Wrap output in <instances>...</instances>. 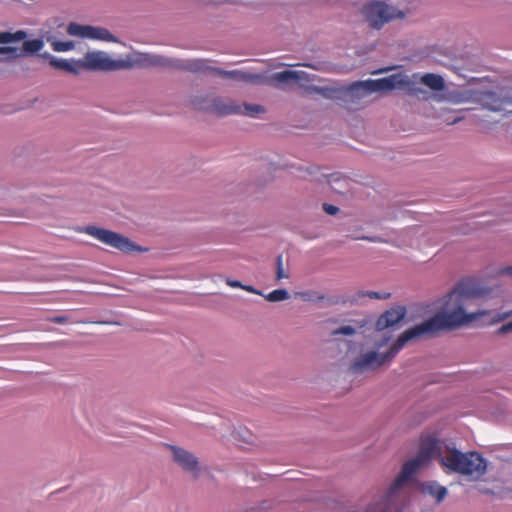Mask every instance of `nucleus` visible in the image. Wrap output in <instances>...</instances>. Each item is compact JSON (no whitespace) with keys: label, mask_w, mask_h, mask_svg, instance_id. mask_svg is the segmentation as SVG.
I'll return each mask as SVG.
<instances>
[{"label":"nucleus","mask_w":512,"mask_h":512,"mask_svg":"<svg viewBox=\"0 0 512 512\" xmlns=\"http://www.w3.org/2000/svg\"><path fill=\"white\" fill-rule=\"evenodd\" d=\"M488 293V289L482 287L473 278H464L446 295L445 306L449 307L451 302L455 307L449 312L437 313L428 320L407 329L411 339L422 335H433L443 330H454L489 315L488 310H480L473 313H466L463 307L464 300L482 297Z\"/></svg>","instance_id":"1"},{"label":"nucleus","mask_w":512,"mask_h":512,"mask_svg":"<svg viewBox=\"0 0 512 512\" xmlns=\"http://www.w3.org/2000/svg\"><path fill=\"white\" fill-rule=\"evenodd\" d=\"M409 84L406 76L393 74L385 78L355 82L345 89L334 87H313L312 90L327 99H341L346 101L361 100L373 92L391 91L397 88H404Z\"/></svg>","instance_id":"2"},{"label":"nucleus","mask_w":512,"mask_h":512,"mask_svg":"<svg viewBox=\"0 0 512 512\" xmlns=\"http://www.w3.org/2000/svg\"><path fill=\"white\" fill-rule=\"evenodd\" d=\"M442 452L444 450L439 447V442L435 437L431 435L422 436L420 438L418 454L403 464L400 474L385 494L387 500L394 505L397 504L403 486L421 467L427 465L432 458H436L439 461V454Z\"/></svg>","instance_id":"3"},{"label":"nucleus","mask_w":512,"mask_h":512,"mask_svg":"<svg viewBox=\"0 0 512 512\" xmlns=\"http://www.w3.org/2000/svg\"><path fill=\"white\" fill-rule=\"evenodd\" d=\"M439 463L447 474L456 473L479 480L487 470V463L483 456L475 451L461 452L455 447L446 446L444 452L439 454Z\"/></svg>","instance_id":"4"},{"label":"nucleus","mask_w":512,"mask_h":512,"mask_svg":"<svg viewBox=\"0 0 512 512\" xmlns=\"http://www.w3.org/2000/svg\"><path fill=\"white\" fill-rule=\"evenodd\" d=\"M411 340L412 339L408 331L405 330L398 336L387 352L379 353L377 351H369L361 354L353 361L350 366V370L353 373L375 371L386 363H389L405 346V344Z\"/></svg>","instance_id":"5"},{"label":"nucleus","mask_w":512,"mask_h":512,"mask_svg":"<svg viewBox=\"0 0 512 512\" xmlns=\"http://www.w3.org/2000/svg\"><path fill=\"white\" fill-rule=\"evenodd\" d=\"M192 105L196 109L206 110L219 116L242 114L250 117H255L260 113H264L265 109L263 106L258 104H247L239 105L231 100H224L220 97H215L211 100L204 98H194Z\"/></svg>","instance_id":"6"},{"label":"nucleus","mask_w":512,"mask_h":512,"mask_svg":"<svg viewBox=\"0 0 512 512\" xmlns=\"http://www.w3.org/2000/svg\"><path fill=\"white\" fill-rule=\"evenodd\" d=\"M362 12L369 25L375 29L382 28L393 19L404 17L403 12L397 11L394 7L379 1L366 4Z\"/></svg>","instance_id":"7"},{"label":"nucleus","mask_w":512,"mask_h":512,"mask_svg":"<svg viewBox=\"0 0 512 512\" xmlns=\"http://www.w3.org/2000/svg\"><path fill=\"white\" fill-rule=\"evenodd\" d=\"M84 232L100 242L123 252H130L137 249V246L127 237L110 230L95 226H87L84 229Z\"/></svg>","instance_id":"8"},{"label":"nucleus","mask_w":512,"mask_h":512,"mask_svg":"<svg viewBox=\"0 0 512 512\" xmlns=\"http://www.w3.org/2000/svg\"><path fill=\"white\" fill-rule=\"evenodd\" d=\"M477 100L488 110L512 113V93L509 91H482L479 93Z\"/></svg>","instance_id":"9"},{"label":"nucleus","mask_w":512,"mask_h":512,"mask_svg":"<svg viewBox=\"0 0 512 512\" xmlns=\"http://www.w3.org/2000/svg\"><path fill=\"white\" fill-rule=\"evenodd\" d=\"M79 62L80 72L82 70L113 71L121 67L119 62L110 59L107 54L102 51L88 52Z\"/></svg>","instance_id":"10"},{"label":"nucleus","mask_w":512,"mask_h":512,"mask_svg":"<svg viewBox=\"0 0 512 512\" xmlns=\"http://www.w3.org/2000/svg\"><path fill=\"white\" fill-rule=\"evenodd\" d=\"M67 33L71 36L93 40L116 41V38L105 28L80 25L77 23H70L67 27Z\"/></svg>","instance_id":"11"},{"label":"nucleus","mask_w":512,"mask_h":512,"mask_svg":"<svg viewBox=\"0 0 512 512\" xmlns=\"http://www.w3.org/2000/svg\"><path fill=\"white\" fill-rule=\"evenodd\" d=\"M312 81V78L304 71L284 70L272 74L269 78V83L276 87H287L294 84L304 86L306 83Z\"/></svg>","instance_id":"12"},{"label":"nucleus","mask_w":512,"mask_h":512,"mask_svg":"<svg viewBox=\"0 0 512 512\" xmlns=\"http://www.w3.org/2000/svg\"><path fill=\"white\" fill-rule=\"evenodd\" d=\"M406 315V309L398 306L385 311L376 322V329L382 331L399 323Z\"/></svg>","instance_id":"13"},{"label":"nucleus","mask_w":512,"mask_h":512,"mask_svg":"<svg viewBox=\"0 0 512 512\" xmlns=\"http://www.w3.org/2000/svg\"><path fill=\"white\" fill-rule=\"evenodd\" d=\"M170 449L173 453V460L183 469L189 472L198 470V460L193 454L176 446H170Z\"/></svg>","instance_id":"14"},{"label":"nucleus","mask_w":512,"mask_h":512,"mask_svg":"<svg viewBox=\"0 0 512 512\" xmlns=\"http://www.w3.org/2000/svg\"><path fill=\"white\" fill-rule=\"evenodd\" d=\"M421 492L428 494L436 500V503H441L448 494L446 487L441 486L436 481L424 482L420 486Z\"/></svg>","instance_id":"15"},{"label":"nucleus","mask_w":512,"mask_h":512,"mask_svg":"<svg viewBox=\"0 0 512 512\" xmlns=\"http://www.w3.org/2000/svg\"><path fill=\"white\" fill-rule=\"evenodd\" d=\"M50 65L56 69L63 70L72 74L80 73V62L79 60H66L57 59L55 57L50 58Z\"/></svg>","instance_id":"16"},{"label":"nucleus","mask_w":512,"mask_h":512,"mask_svg":"<svg viewBox=\"0 0 512 512\" xmlns=\"http://www.w3.org/2000/svg\"><path fill=\"white\" fill-rule=\"evenodd\" d=\"M13 40V35L9 32H0V43L5 44L9 43ZM0 55H7L6 60L15 59L20 54L18 50L13 47H0ZM4 58L0 56V61H3Z\"/></svg>","instance_id":"17"},{"label":"nucleus","mask_w":512,"mask_h":512,"mask_svg":"<svg viewBox=\"0 0 512 512\" xmlns=\"http://www.w3.org/2000/svg\"><path fill=\"white\" fill-rule=\"evenodd\" d=\"M421 82L434 91H441L445 88L444 79L437 74L427 73L422 76Z\"/></svg>","instance_id":"18"},{"label":"nucleus","mask_w":512,"mask_h":512,"mask_svg":"<svg viewBox=\"0 0 512 512\" xmlns=\"http://www.w3.org/2000/svg\"><path fill=\"white\" fill-rule=\"evenodd\" d=\"M219 74L224 77H227V78H233V79L245 81V82L252 81L254 78H256L255 75H252V74H249V73H246L243 71H239V70L219 71Z\"/></svg>","instance_id":"19"},{"label":"nucleus","mask_w":512,"mask_h":512,"mask_svg":"<svg viewBox=\"0 0 512 512\" xmlns=\"http://www.w3.org/2000/svg\"><path fill=\"white\" fill-rule=\"evenodd\" d=\"M290 297L289 292L285 289H276L265 296L270 302H278L286 300Z\"/></svg>","instance_id":"20"},{"label":"nucleus","mask_w":512,"mask_h":512,"mask_svg":"<svg viewBox=\"0 0 512 512\" xmlns=\"http://www.w3.org/2000/svg\"><path fill=\"white\" fill-rule=\"evenodd\" d=\"M43 41L40 39L27 40L23 43V48L26 52L36 53L43 47Z\"/></svg>","instance_id":"21"},{"label":"nucleus","mask_w":512,"mask_h":512,"mask_svg":"<svg viewBox=\"0 0 512 512\" xmlns=\"http://www.w3.org/2000/svg\"><path fill=\"white\" fill-rule=\"evenodd\" d=\"M51 45L52 49L56 52H66L74 48L72 41H54Z\"/></svg>","instance_id":"22"},{"label":"nucleus","mask_w":512,"mask_h":512,"mask_svg":"<svg viewBox=\"0 0 512 512\" xmlns=\"http://www.w3.org/2000/svg\"><path fill=\"white\" fill-rule=\"evenodd\" d=\"M355 329L352 327V326H342L338 329H335L331 332V335L333 336H336V335H353L355 334Z\"/></svg>","instance_id":"23"},{"label":"nucleus","mask_w":512,"mask_h":512,"mask_svg":"<svg viewBox=\"0 0 512 512\" xmlns=\"http://www.w3.org/2000/svg\"><path fill=\"white\" fill-rule=\"evenodd\" d=\"M361 296H368L369 298L373 299H387L390 297V293H379L375 291H367L361 293Z\"/></svg>","instance_id":"24"},{"label":"nucleus","mask_w":512,"mask_h":512,"mask_svg":"<svg viewBox=\"0 0 512 512\" xmlns=\"http://www.w3.org/2000/svg\"><path fill=\"white\" fill-rule=\"evenodd\" d=\"M511 316H512V309L510 311H507V312L497 313L491 319V324H496V323L502 322V321H504L505 319H507V318H509Z\"/></svg>","instance_id":"25"},{"label":"nucleus","mask_w":512,"mask_h":512,"mask_svg":"<svg viewBox=\"0 0 512 512\" xmlns=\"http://www.w3.org/2000/svg\"><path fill=\"white\" fill-rule=\"evenodd\" d=\"M394 506V504L392 502H389L386 498V496L384 495L383 497V502L381 503V506L377 509V512H387L389 511L392 507Z\"/></svg>","instance_id":"26"},{"label":"nucleus","mask_w":512,"mask_h":512,"mask_svg":"<svg viewBox=\"0 0 512 512\" xmlns=\"http://www.w3.org/2000/svg\"><path fill=\"white\" fill-rule=\"evenodd\" d=\"M48 320L56 324H64L69 321V318L66 315H57L49 318Z\"/></svg>","instance_id":"27"},{"label":"nucleus","mask_w":512,"mask_h":512,"mask_svg":"<svg viewBox=\"0 0 512 512\" xmlns=\"http://www.w3.org/2000/svg\"><path fill=\"white\" fill-rule=\"evenodd\" d=\"M323 210L329 215H335L339 211V208L334 205L324 203Z\"/></svg>","instance_id":"28"},{"label":"nucleus","mask_w":512,"mask_h":512,"mask_svg":"<svg viewBox=\"0 0 512 512\" xmlns=\"http://www.w3.org/2000/svg\"><path fill=\"white\" fill-rule=\"evenodd\" d=\"M512 332V321L506 324H503L498 330L497 334L503 335Z\"/></svg>","instance_id":"29"},{"label":"nucleus","mask_w":512,"mask_h":512,"mask_svg":"<svg viewBox=\"0 0 512 512\" xmlns=\"http://www.w3.org/2000/svg\"><path fill=\"white\" fill-rule=\"evenodd\" d=\"M288 278V274L284 272L283 267H277L276 270V279L279 281L281 279Z\"/></svg>","instance_id":"30"},{"label":"nucleus","mask_w":512,"mask_h":512,"mask_svg":"<svg viewBox=\"0 0 512 512\" xmlns=\"http://www.w3.org/2000/svg\"><path fill=\"white\" fill-rule=\"evenodd\" d=\"M226 283H227L230 287H233V288H241V289H242V287H243V284H242L240 281H238V280H230V279H228V280L226 281Z\"/></svg>","instance_id":"31"},{"label":"nucleus","mask_w":512,"mask_h":512,"mask_svg":"<svg viewBox=\"0 0 512 512\" xmlns=\"http://www.w3.org/2000/svg\"><path fill=\"white\" fill-rule=\"evenodd\" d=\"M499 273L502 275H507V276L512 277V266H507V267L500 269Z\"/></svg>","instance_id":"32"},{"label":"nucleus","mask_w":512,"mask_h":512,"mask_svg":"<svg viewBox=\"0 0 512 512\" xmlns=\"http://www.w3.org/2000/svg\"><path fill=\"white\" fill-rule=\"evenodd\" d=\"M243 290H246L248 292H251V293H254V294H261L258 290H256L253 286H249V285H243L242 287Z\"/></svg>","instance_id":"33"},{"label":"nucleus","mask_w":512,"mask_h":512,"mask_svg":"<svg viewBox=\"0 0 512 512\" xmlns=\"http://www.w3.org/2000/svg\"><path fill=\"white\" fill-rule=\"evenodd\" d=\"M276 265H277V267H283V256L282 255H278V257L276 259Z\"/></svg>","instance_id":"34"},{"label":"nucleus","mask_w":512,"mask_h":512,"mask_svg":"<svg viewBox=\"0 0 512 512\" xmlns=\"http://www.w3.org/2000/svg\"><path fill=\"white\" fill-rule=\"evenodd\" d=\"M447 120L449 121V124H453V123H456V122L460 121V120H461V117H455V118H454V119H452V120H450V118H449V119H447Z\"/></svg>","instance_id":"35"}]
</instances>
